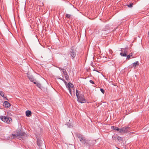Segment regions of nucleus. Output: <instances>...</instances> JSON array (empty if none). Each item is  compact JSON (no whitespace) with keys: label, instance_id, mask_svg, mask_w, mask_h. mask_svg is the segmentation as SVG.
I'll return each mask as SVG.
<instances>
[{"label":"nucleus","instance_id":"nucleus-35","mask_svg":"<svg viewBox=\"0 0 149 149\" xmlns=\"http://www.w3.org/2000/svg\"><path fill=\"white\" fill-rule=\"evenodd\" d=\"M3 23V24L4 25H5V23Z\"/></svg>","mask_w":149,"mask_h":149},{"label":"nucleus","instance_id":"nucleus-4","mask_svg":"<svg viewBox=\"0 0 149 149\" xmlns=\"http://www.w3.org/2000/svg\"><path fill=\"white\" fill-rule=\"evenodd\" d=\"M76 50L74 49V47L73 46L71 47L70 50L69 54L70 55L71 58L73 59L76 56Z\"/></svg>","mask_w":149,"mask_h":149},{"label":"nucleus","instance_id":"nucleus-10","mask_svg":"<svg viewBox=\"0 0 149 149\" xmlns=\"http://www.w3.org/2000/svg\"><path fill=\"white\" fill-rule=\"evenodd\" d=\"M37 144L38 146H41L42 143L43 142L40 139L38 138L37 139Z\"/></svg>","mask_w":149,"mask_h":149},{"label":"nucleus","instance_id":"nucleus-22","mask_svg":"<svg viewBox=\"0 0 149 149\" xmlns=\"http://www.w3.org/2000/svg\"><path fill=\"white\" fill-rule=\"evenodd\" d=\"M132 54H133L132 53H130L129 55L127 56V58H130V57L132 56Z\"/></svg>","mask_w":149,"mask_h":149},{"label":"nucleus","instance_id":"nucleus-29","mask_svg":"<svg viewBox=\"0 0 149 149\" xmlns=\"http://www.w3.org/2000/svg\"><path fill=\"white\" fill-rule=\"evenodd\" d=\"M58 68L60 70H62V69H64L62 68H61V67H58Z\"/></svg>","mask_w":149,"mask_h":149},{"label":"nucleus","instance_id":"nucleus-30","mask_svg":"<svg viewBox=\"0 0 149 149\" xmlns=\"http://www.w3.org/2000/svg\"><path fill=\"white\" fill-rule=\"evenodd\" d=\"M67 88H68V89L69 90V91L71 90L70 89L71 88L70 87H68Z\"/></svg>","mask_w":149,"mask_h":149},{"label":"nucleus","instance_id":"nucleus-23","mask_svg":"<svg viewBox=\"0 0 149 149\" xmlns=\"http://www.w3.org/2000/svg\"><path fill=\"white\" fill-rule=\"evenodd\" d=\"M59 79L62 80L63 81L65 85H67V82L64 79H63L61 78H60Z\"/></svg>","mask_w":149,"mask_h":149},{"label":"nucleus","instance_id":"nucleus-11","mask_svg":"<svg viewBox=\"0 0 149 149\" xmlns=\"http://www.w3.org/2000/svg\"><path fill=\"white\" fill-rule=\"evenodd\" d=\"M28 77L31 82H33H33H34V77H33L31 76L30 75L28 74Z\"/></svg>","mask_w":149,"mask_h":149},{"label":"nucleus","instance_id":"nucleus-17","mask_svg":"<svg viewBox=\"0 0 149 149\" xmlns=\"http://www.w3.org/2000/svg\"><path fill=\"white\" fill-rule=\"evenodd\" d=\"M33 83L36 84V86L37 87H38L39 88H40L41 87V84L40 83L36 82H33Z\"/></svg>","mask_w":149,"mask_h":149},{"label":"nucleus","instance_id":"nucleus-26","mask_svg":"<svg viewBox=\"0 0 149 149\" xmlns=\"http://www.w3.org/2000/svg\"><path fill=\"white\" fill-rule=\"evenodd\" d=\"M117 139L118 140H120H120H122V138L121 137H120V136H118L117 137Z\"/></svg>","mask_w":149,"mask_h":149},{"label":"nucleus","instance_id":"nucleus-13","mask_svg":"<svg viewBox=\"0 0 149 149\" xmlns=\"http://www.w3.org/2000/svg\"><path fill=\"white\" fill-rule=\"evenodd\" d=\"M66 85L67 88L70 87V88H73L74 87L73 85L70 82L68 83V84H67V85Z\"/></svg>","mask_w":149,"mask_h":149},{"label":"nucleus","instance_id":"nucleus-19","mask_svg":"<svg viewBox=\"0 0 149 149\" xmlns=\"http://www.w3.org/2000/svg\"><path fill=\"white\" fill-rule=\"evenodd\" d=\"M62 71L63 72V73L64 75H65L67 74L66 70L65 69H62Z\"/></svg>","mask_w":149,"mask_h":149},{"label":"nucleus","instance_id":"nucleus-36","mask_svg":"<svg viewBox=\"0 0 149 149\" xmlns=\"http://www.w3.org/2000/svg\"><path fill=\"white\" fill-rule=\"evenodd\" d=\"M16 29V31L17 32H18V30H17V29Z\"/></svg>","mask_w":149,"mask_h":149},{"label":"nucleus","instance_id":"nucleus-25","mask_svg":"<svg viewBox=\"0 0 149 149\" xmlns=\"http://www.w3.org/2000/svg\"><path fill=\"white\" fill-rule=\"evenodd\" d=\"M65 78L67 80H68L69 79V76L68 74H65Z\"/></svg>","mask_w":149,"mask_h":149},{"label":"nucleus","instance_id":"nucleus-16","mask_svg":"<svg viewBox=\"0 0 149 149\" xmlns=\"http://www.w3.org/2000/svg\"><path fill=\"white\" fill-rule=\"evenodd\" d=\"M121 52H123V53L127 54V50L126 49H121Z\"/></svg>","mask_w":149,"mask_h":149},{"label":"nucleus","instance_id":"nucleus-5","mask_svg":"<svg viewBox=\"0 0 149 149\" xmlns=\"http://www.w3.org/2000/svg\"><path fill=\"white\" fill-rule=\"evenodd\" d=\"M130 127L128 126H126L120 129L119 132L124 133L127 132L129 130Z\"/></svg>","mask_w":149,"mask_h":149},{"label":"nucleus","instance_id":"nucleus-32","mask_svg":"<svg viewBox=\"0 0 149 149\" xmlns=\"http://www.w3.org/2000/svg\"><path fill=\"white\" fill-rule=\"evenodd\" d=\"M93 70V71H97V72H98V71H97V70H95V68H94Z\"/></svg>","mask_w":149,"mask_h":149},{"label":"nucleus","instance_id":"nucleus-18","mask_svg":"<svg viewBox=\"0 0 149 149\" xmlns=\"http://www.w3.org/2000/svg\"><path fill=\"white\" fill-rule=\"evenodd\" d=\"M127 54H125L124 53H123V52H121L120 53V55L123 56H126L127 55Z\"/></svg>","mask_w":149,"mask_h":149},{"label":"nucleus","instance_id":"nucleus-27","mask_svg":"<svg viewBox=\"0 0 149 149\" xmlns=\"http://www.w3.org/2000/svg\"><path fill=\"white\" fill-rule=\"evenodd\" d=\"M100 91L103 93H104V91L102 88H100Z\"/></svg>","mask_w":149,"mask_h":149},{"label":"nucleus","instance_id":"nucleus-14","mask_svg":"<svg viewBox=\"0 0 149 149\" xmlns=\"http://www.w3.org/2000/svg\"><path fill=\"white\" fill-rule=\"evenodd\" d=\"M111 128L114 130H116L117 131H119V132L120 129L118 128L117 127H116L114 126H112L111 127Z\"/></svg>","mask_w":149,"mask_h":149},{"label":"nucleus","instance_id":"nucleus-37","mask_svg":"<svg viewBox=\"0 0 149 149\" xmlns=\"http://www.w3.org/2000/svg\"><path fill=\"white\" fill-rule=\"evenodd\" d=\"M118 148V149H120V148Z\"/></svg>","mask_w":149,"mask_h":149},{"label":"nucleus","instance_id":"nucleus-2","mask_svg":"<svg viewBox=\"0 0 149 149\" xmlns=\"http://www.w3.org/2000/svg\"><path fill=\"white\" fill-rule=\"evenodd\" d=\"M0 118L2 121L8 124H10L12 122V119L8 116H1Z\"/></svg>","mask_w":149,"mask_h":149},{"label":"nucleus","instance_id":"nucleus-1","mask_svg":"<svg viewBox=\"0 0 149 149\" xmlns=\"http://www.w3.org/2000/svg\"><path fill=\"white\" fill-rule=\"evenodd\" d=\"M76 95L77 97V101L78 102L81 103H84L86 102V100L84 98V97L83 94H81L79 95V93L77 90H76Z\"/></svg>","mask_w":149,"mask_h":149},{"label":"nucleus","instance_id":"nucleus-33","mask_svg":"<svg viewBox=\"0 0 149 149\" xmlns=\"http://www.w3.org/2000/svg\"><path fill=\"white\" fill-rule=\"evenodd\" d=\"M148 36L149 37V31L148 32Z\"/></svg>","mask_w":149,"mask_h":149},{"label":"nucleus","instance_id":"nucleus-39","mask_svg":"<svg viewBox=\"0 0 149 149\" xmlns=\"http://www.w3.org/2000/svg\"><path fill=\"white\" fill-rule=\"evenodd\" d=\"M6 98V100H8V99H7V98Z\"/></svg>","mask_w":149,"mask_h":149},{"label":"nucleus","instance_id":"nucleus-8","mask_svg":"<svg viewBox=\"0 0 149 149\" xmlns=\"http://www.w3.org/2000/svg\"><path fill=\"white\" fill-rule=\"evenodd\" d=\"M79 140L83 143L84 144L86 143H87V140L85 138L84 136L82 137L81 138H80Z\"/></svg>","mask_w":149,"mask_h":149},{"label":"nucleus","instance_id":"nucleus-7","mask_svg":"<svg viewBox=\"0 0 149 149\" xmlns=\"http://www.w3.org/2000/svg\"><path fill=\"white\" fill-rule=\"evenodd\" d=\"M3 104V106L6 108H8L10 106V103L8 102L7 101H5Z\"/></svg>","mask_w":149,"mask_h":149},{"label":"nucleus","instance_id":"nucleus-34","mask_svg":"<svg viewBox=\"0 0 149 149\" xmlns=\"http://www.w3.org/2000/svg\"><path fill=\"white\" fill-rule=\"evenodd\" d=\"M106 26L107 27H109V25H107Z\"/></svg>","mask_w":149,"mask_h":149},{"label":"nucleus","instance_id":"nucleus-12","mask_svg":"<svg viewBox=\"0 0 149 149\" xmlns=\"http://www.w3.org/2000/svg\"><path fill=\"white\" fill-rule=\"evenodd\" d=\"M31 114V112L30 111L27 110L26 112V116L27 117H29Z\"/></svg>","mask_w":149,"mask_h":149},{"label":"nucleus","instance_id":"nucleus-21","mask_svg":"<svg viewBox=\"0 0 149 149\" xmlns=\"http://www.w3.org/2000/svg\"><path fill=\"white\" fill-rule=\"evenodd\" d=\"M65 16L67 18H70L71 17L72 15L70 14H66Z\"/></svg>","mask_w":149,"mask_h":149},{"label":"nucleus","instance_id":"nucleus-9","mask_svg":"<svg viewBox=\"0 0 149 149\" xmlns=\"http://www.w3.org/2000/svg\"><path fill=\"white\" fill-rule=\"evenodd\" d=\"M17 136H18V134H17V133L15 134H12L11 135H10V136L9 138L11 139H13L15 138L16 137H17Z\"/></svg>","mask_w":149,"mask_h":149},{"label":"nucleus","instance_id":"nucleus-15","mask_svg":"<svg viewBox=\"0 0 149 149\" xmlns=\"http://www.w3.org/2000/svg\"><path fill=\"white\" fill-rule=\"evenodd\" d=\"M77 136L79 140L80 139V138H81L82 137H83L81 134H77Z\"/></svg>","mask_w":149,"mask_h":149},{"label":"nucleus","instance_id":"nucleus-3","mask_svg":"<svg viewBox=\"0 0 149 149\" xmlns=\"http://www.w3.org/2000/svg\"><path fill=\"white\" fill-rule=\"evenodd\" d=\"M17 134H18L17 138L19 139H26L27 136L25 132L21 131L20 132L19 131H18V132H17Z\"/></svg>","mask_w":149,"mask_h":149},{"label":"nucleus","instance_id":"nucleus-28","mask_svg":"<svg viewBox=\"0 0 149 149\" xmlns=\"http://www.w3.org/2000/svg\"><path fill=\"white\" fill-rule=\"evenodd\" d=\"M91 83L93 84H95V83L92 80H90L89 81Z\"/></svg>","mask_w":149,"mask_h":149},{"label":"nucleus","instance_id":"nucleus-6","mask_svg":"<svg viewBox=\"0 0 149 149\" xmlns=\"http://www.w3.org/2000/svg\"><path fill=\"white\" fill-rule=\"evenodd\" d=\"M139 65V63L138 61H136L134 63H132L129 66V68H132L133 67H135L137 65Z\"/></svg>","mask_w":149,"mask_h":149},{"label":"nucleus","instance_id":"nucleus-24","mask_svg":"<svg viewBox=\"0 0 149 149\" xmlns=\"http://www.w3.org/2000/svg\"><path fill=\"white\" fill-rule=\"evenodd\" d=\"M133 4L132 3H130V4H127V6L129 8H132V7Z\"/></svg>","mask_w":149,"mask_h":149},{"label":"nucleus","instance_id":"nucleus-38","mask_svg":"<svg viewBox=\"0 0 149 149\" xmlns=\"http://www.w3.org/2000/svg\"><path fill=\"white\" fill-rule=\"evenodd\" d=\"M76 31H77L76 29H75Z\"/></svg>","mask_w":149,"mask_h":149},{"label":"nucleus","instance_id":"nucleus-31","mask_svg":"<svg viewBox=\"0 0 149 149\" xmlns=\"http://www.w3.org/2000/svg\"><path fill=\"white\" fill-rule=\"evenodd\" d=\"M69 93H70V94H71V95H72L71 90H70V91H69Z\"/></svg>","mask_w":149,"mask_h":149},{"label":"nucleus","instance_id":"nucleus-20","mask_svg":"<svg viewBox=\"0 0 149 149\" xmlns=\"http://www.w3.org/2000/svg\"><path fill=\"white\" fill-rule=\"evenodd\" d=\"M4 94L5 93L3 92L0 91V95H1V96L4 97Z\"/></svg>","mask_w":149,"mask_h":149}]
</instances>
